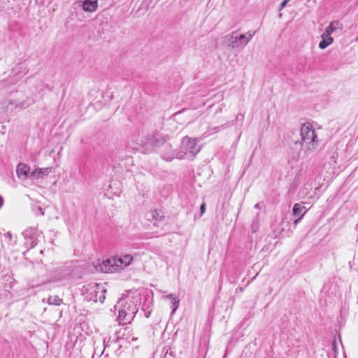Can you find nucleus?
<instances>
[{"label": "nucleus", "mask_w": 358, "mask_h": 358, "mask_svg": "<svg viewBox=\"0 0 358 358\" xmlns=\"http://www.w3.org/2000/svg\"><path fill=\"white\" fill-rule=\"evenodd\" d=\"M301 141L299 144L305 154L316 150L318 145V138L315 130L310 123L303 124L300 130Z\"/></svg>", "instance_id": "nucleus-2"}, {"label": "nucleus", "mask_w": 358, "mask_h": 358, "mask_svg": "<svg viewBox=\"0 0 358 358\" xmlns=\"http://www.w3.org/2000/svg\"><path fill=\"white\" fill-rule=\"evenodd\" d=\"M297 218L294 221V224L296 227L299 222L301 220L302 217H296Z\"/></svg>", "instance_id": "nucleus-25"}, {"label": "nucleus", "mask_w": 358, "mask_h": 358, "mask_svg": "<svg viewBox=\"0 0 358 358\" xmlns=\"http://www.w3.org/2000/svg\"><path fill=\"white\" fill-rule=\"evenodd\" d=\"M205 210H206V205H205V203H202L200 207V210H201V214L204 213Z\"/></svg>", "instance_id": "nucleus-24"}, {"label": "nucleus", "mask_w": 358, "mask_h": 358, "mask_svg": "<svg viewBox=\"0 0 358 358\" xmlns=\"http://www.w3.org/2000/svg\"><path fill=\"white\" fill-rule=\"evenodd\" d=\"M3 203V198L0 196V208L2 206Z\"/></svg>", "instance_id": "nucleus-27"}, {"label": "nucleus", "mask_w": 358, "mask_h": 358, "mask_svg": "<svg viewBox=\"0 0 358 358\" xmlns=\"http://www.w3.org/2000/svg\"><path fill=\"white\" fill-rule=\"evenodd\" d=\"M250 228H251V231L252 233H256L258 231V229L259 228V222L257 218L253 220V221L251 224Z\"/></svg>", "instance_id": "nucleus-19"}, {"label": "nucleus", "mask_w": 358, "mask_h": 358, "mask_svg": "<svg viewBox=\"0 0 358 358\" xmlns=\"http://www.w3.org/2000/svg\"><path fill=\"white\" fill-rule=\"evenodd\" d=\"M322 38L319 43V48L322 50L325 49L334 42V38L331 36V34L327 33L325 31L322 35Z\"/></svg>", "instance_id": "nucleus-11"}, {"label": "nucleus", "mask_w": 358, "mask_h": 358, "mask_svg": "<svg viewBox=\"0 0 358 358\" xmlns=\"http://www.w3.org/2000/svg\"><path fill=\"white\" fill-rule=\"evenodd\" d=\"M31 104H32V101L30 99L24 100V101L10 100L9 101V105L10 106L11 110H13V108L22 110V109H24V108L29 107Z\"/></svg>", "instance_id": "nucleus-10"}, {"label": "nucleus", "mask_w": 358, "mask_h": 358, "mask_svg": "<svg viewBox=\"0 0 358 358\" xmlns=\"http://www.w3.org/2000/svg\"><path fill=\"white\" fill-rule=\"evenodd\" d=\"M256 31H249L245 34L237 35L236 31L232 32L228 40L229 46L232 48H237L241 46H245L256 34Z\"/></svg>", "instance_id": "nucleus-6"}, {"label": "nucleus", "mask_w": 358, "mask_h": 358, "mask_svg": "<svg viewBox=\"0 0 358 358\" xmlns=\"http://www.w3.org/2000/svg\"><path fill=\"white\" fill-rule=\"evenodd\" d=\"M225 127H227V126L225 124H222L221 126L209 128V129L207 131H206L203 135L205 137H208L213 134L219 132L220 130L223 129Z\"/></svg>", "instance_id": "nucleus-16"}, {"label": "nucleus", "mask_w": 358, "mask_h": 358, "mask_svg": "<svg viewBox=\"0 0 358 358\" xmlns=\"http://www.w3.org/2000/svg\"><path fill=\"white\" fill-rule=\"evenodd\" d=\"M258 206H259L258 204H256L255 208H258Z\"/></svg>", "instance_id": "nucleus-32"}, {"label": "nucleus", "mask_w": 358, "mask_h": 358, "mask_svg": "<svg viewBox=\"0 0 358 358\" xmlns=\"http://www.w3.org/2000/svg\"><path fill=\"white\" fill-rule=\"evenodd\" d=\"M48 302L50 305L57 306L61 303L62 299H59L57 296H52L48 298Z\"/></svg>", "instance_id": "nucleus-18"}, {"label": "nucleus", "mask_w": 358, "mask_h": 358, "mask_svg": "<svg viewBox=\"0 0 358 358\" xmlns=\"http://www.w3.org/2000/svg\"><path fill=\"white\" fill-rule=\"evenodd\" d=\"M201 150L199 141L196 138L185 136L182 138L181 145L178 150V159H193Z\"/></svg>", "instance_id": "nucleus-4"}, {"label": "nucleus", "mask_w": 358, "mask_h": 358, "mask_svg": "<svg viewBox=\"0 0 358 358\" xmlns=\"http://www.w3.org/2000/svg\"><path fill=\"white\" fill-rule=\"evenodd\" d=\"M4 238L8 239V241L11 240V234L10 232H7L4 234Z\"/></svg>", "instance_id": "nucleus-23"}, {"label": "nucleus", "mask_w": 358, "mask_h": 358, "mask_svg": "<svg viewBox=\"0 0 358 358\" xmlns=\"http://www.w3.org/2000/svg\"><path fill=\"white\" fill-rule=\"evenodd\" d=\"M166 299H170L171 301L173 300V299H176L177 297L175 296L174 294H170L164 296Z\"/></svg>", "instance_id": "nucleus-22"}, {"label": "nucleus", "mask_w": 358, "mask_h": 358, "mask_svg": "<svg viewBox=\"0 0 358 358\" xmlns=\"http://www.w3.org/2000/svg\"><path fill=\"white\" fill-rule=\"evenodd\" d=\"M49 243H50V244H55V242H54L53 241H50Z\"/></svg>", "instance_id": "nucleus-29"}, {"label": "nucleus", "mask_w": 358, "mask_h": 358, "mask_svg": "<svg viewBox=\"0 0 358 358\" xmlns=\"http://www.w3.org/2000/svg\"><path fill=\"white\" fill-rule=\"evenodd\" d=\"M40 254H43V250H40Z\"/></svg>", "instance_id": "nucleus-31"}, {"label": "nucleus", "mask_w": 358, "mask_h": 358, "mask_svg": "<svg viewBox=\"0 0 358 358\" xmlns=\"http://www.w3.org/2000/svg\"><path fill=\"white\" fill-rule=\"evenodd\" d=\"M115 308L118 311L117 320L122 324L131 322L138 311L136 303L128 297L120 299Z\"/></svg>", "instance_id": "nucleus-1"}, {"label": "nucleus", "mask_w": 358, "mask_h": 358, "mask_svg": "<svg viewBox=\"0 0 358 358\" xmlns=\"http://www.w3.org/2000/svg\"><path fill=\"white\" fill-rule=\"evenodd\" d=\"M98 7L97 0H85L83 3V8L87 12H94Z\"/></svg>", "instance_id": "nucleus-13"}, {"label": "nucleus", "mask_w": 358, "mask_h": 358, "mask_svg": "<svg viewBox=\"0 0 358 358\" xmlns=\"http://www.w3.org/2000/svg\"><path fill=\"white\" fill-rule=\"evenodd\" d=\"M48 168H46V176L48 178L46 179V183L50 184V190L52 192H55L57 190V180L59 178V176L57 175L49 176V173H47Z\"/></svg>", "instance_id": "nucleus-12"}, {"label": "nucleus", "mask_w": 358, "mask_h": 358, "mask_svg": "<svg viewBox=\"0 0 358 358\" xmlns=\"http://www.w3.org/2000/svg\"><path fill=\"white\" fill-rule=\"evenodd\" d=\"M49 236H55V233L54 231H49Z\"/></svg>", "instance_id": "nucleus-28"}, {"label": "nucleus", "mask_w": 358, "mask_h": 358, "mask_svg": "<svg viewBox=\"0 0 358 358\" xmlns=\"http://www.w3.org/2000/svg\"><path fill=\"white\" fill-rule=\"evenodd\" d=\"M178 150H174L171 145L169 143L162 144L161 150V157L167 162H171L174 159H178Z\"/></svg>", "instance_id": "nucleus-9"}, {"label": "nucleus", "mask_w": 358, "mask_h": 358, "mask_svg": "<svg viewBox=\"0 0 358 358\" xmlns=\"http://www.w3.org/2000/svg\"><path fill=\"white\" fill-rule=\"evenodd\" d=\"M22 236L26 241V245L34 246L38 245V238H43L42 233H38L35 227H29L22 232Z\"/></svg>", "instance_id": "nucleus-8"}, {"label": "nucleus", "mask_w": 358, "mask_h": 358, "mask_svg": "<svg viewBox=\"0 0 358 358\" xmlns=\"http://www.w3.org/2000/svg\"><path fill=\"white\" fill-rule=\"evenodd\" d=\"M343 24L340 22L338 20L333 21L325 29L327 33L332 34L334 31L336 30H342L343 29Z\"/></svg>", "instance_id": "nucleus-15"}, {"label": "nucleus", "mask_w": 358, "mask_h": 358, "mask_svg": "<svg viewBox=\"0 0 358 358\" xmlns=\"http://www.w3.org/2000/svg\"><path fill=\"white\" fill-rule=\"evenodd\" d=\"M33 210L36 215H43V210L41 206H34Z\"/></svg>", "instance_id": "nucleus-21"}, {"label": "nucleus", "mask_w": 358, "mask_h": 358, "mask_svg": "<svg viewBox=\"0 0 358 358\" xmlns=\"http://www.w3.org/2000/svg\"><path fill=\"white\" fill-rule=\"evenodd\" d=\"M126 339H127L128 341H133L136 340V338H135V337L132 336L131 338H130V337H127Z\"/></svg>", "instance_id": "nucleus-26"}, {"label": "nucleus", "mask_w": 358, "mask_h": 358, "mask_svg": "<svg viewBox=\"0 0 358 358\" xmlns=\"http://www.w3.org/2000/svg\"><path fill=\"white\" fill-rule=\"evenodd\" d=\"M133 260L131 255H124L119 257H113L103 260L99 264L100 270L103 273H113L124 269L129 266Z\"/></svg>", "instance_id": "nucleus-3"}, {"label": "nucleus", "mask_w": 358, "mask_h": 358, "mask_svg": "<svg viewBox=\"0 0 358 358\" xmlns=\"http://www.w3.org/2000/svg\"><path fill=\"white\" fill-rule=\"evenodd\" d=\"M43 169H40L39 171L35 170L30 173V168L28 165L25 164H19L17 166L16 173L17 176L22 179H27L30 177L32 180L43 178V173L42 171Z\"/></svg>", "instance_id": "nucleus-7"}, {"label": "nucleus", "mask_w": 358, "mask_h": 358, "mask_svg": "<svg viewBox=\"0 0 358 358\" xmlns=\"http://www.w3.org/2000/svg\"><path fill=\"white\" fill-rule=\"evenodd\" d=\"M148 144H151L154 147H158L161 145L162 138L160 136L157 135L148 138Z\"/></svg>", "instance_id": "nucleus-17"}, {"label": "nucleus", "mask_w": 358, "mask_h": 358, "mask_svg": "<svg viewBox=\"0 0 358 358\" xmlns=\"http://www.w3.org/2000/svg\"><path fill=\"white\" fill-rule=\"evenodd\" d=\"M106 290L104 287L98 283L92 282L83 287V295L87 301L94 302L99 301L103 303L105 300V292Z\"/></svg>", "instance_id": "nucleus-5"}, {"label": "nucleus", "mask_w": 358, "mask_h": 358, "mask_svg": "<svg viewBox=\"0 0 358 358\" xmlns=\"http://www.w3.org/2000/svg\"><path fill=\"white\" fill-rule=\"evenodd\" d=\"M155 213H157V211H154V212H153V213H152V217H154V216H155V215H154V214H155Z\"/></svg>", "instance_id": "nucleus-30"}, {"label": "nucleus", "mask_w": 358, "mask_h": 358, "mask_svg": "<svg viewBox=\"0 0 358 358\" xmlns=\"http://www.w3.org/2000/svg\"><path fill=\"white\" fill-rule=\"evenodd\" d=\"M292 211L294 217H303L306 213V208L301 203H295L294 205Z\"/></svg>", "instance_id": "nucleus-14"}, {"label": "nucleus", "mask_w": 358, "mask_h": 358, "mask_svg": "<svg viewBox=\"0 0 358 358\" xmlns=\"http://www.w3.org/2000/svg\"><path fill=\"white\" fill-rule=\"evenodd\" d=\"M179 303L180 301L178 298L173 299V300L171 301L172 313H173L177 310L179 306Z\"/></svg>", "instance_id": "nucleus-20"}]
</instances>
